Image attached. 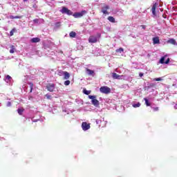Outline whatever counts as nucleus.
<instances>
[{"mask_svg": "<svg viewBox=\"0 0 177 177\" xmlns=\"http://www.w3.org/2000/svg\"><path fill=\"white\" fill-rule=\"evenodd\" d=\"M100 91L101 92V93L109 95V93H111V88H110V87H108L107 86H102L100 88Z\"/></svg>", "mask_w": 177, "mask_h": 177, "instance_id": "f257e3e1", "label": "nucleus"}, {"mask_svg": "<svg viewBox=\"0 0 177 177\" xmlns=\"http://www.w3.org/2000/svg\"><path fill=\"white\" fill-rule=\"evenodd\" d=\"M85 14H86V11L82 10L80 12H75L73 14V17H75V19H78L80 17H82V16H84Z\"/></svg>", "mask_w": 177, "mask_h": 177, "instance_id": "f03ea898", "label": "nucleus"}, {"mask_svg": "<svg viewBox=\"0 0 177 177\" xmlns=\"http://www.w3.org/2000/svg\"><path fill=\"white\" fill-rule=\"evenodd\" d=\"M61 12H62V13H65L66 15H68V16L73 15L72 11L68 10V8H67L66 7H62Z\"/></svg>", "mask_w": 177, "mask_h": 177, "instance_id": "7ed1b4c3", "label": "nucleus"}, {"mask_svg": "<svg viewBox=\"0 0 177 177\" xmlns=\"http://www.w3.org/2000/svg\"><path fill=\"white\" fill-rule=\"evenodd\" d=\"M82 128L83 131H88L91 129V124H88L86 122H83L82 123Z\"/></svg>", "mask_w": 177, "mask_h": 177, "instance_id": "20e7f679", "label": "nucleus"}, {"mask_svg": "<svg viewBox=\"0 0 177 177\" xmlns=\"http://www.w3.org/2000/svg\"><path fill=\"white\" fill-rule=\"evenodd\" d=\"M88 42L90 44H96L97 42V37L91 35L88 38Z\"/></svg>", "mask_w": 177, "mask_h": 177, "instance_id": "39448f33", "label": "nucleus"}, {"mask_svg": "<svg viewBox=\"0 0 177 177\" xmlns=\"http://www.w3.org/2000/svg\"><path fill=\"white\" fill-rule=\"evenodd\" d=\"M46 87L48 92H53L55 91V84H48Z\"/></svg>", "mask_w": 177, "mask_h": 177, "instance_id": "423d86ee", "label": "nucleus"}, {"mask_svg": "<svg viewBox=\"0 0 177 177\" xmlns=\"http://www.w3.org/2000/svg\"><path fill=\"white\" fill-rule=\"evenodd\" d=\"M109 9H110V6H107V5H104L101 10V12H103L104 15H109Z\"/></svg>", "mask_w": 177, "mask_h": 177, "instance_id": "0eeeda50", "label": "nucleus"}, {"mask_svg": "<svg viewBox=\"0 0 177 177\" xmlns=\"http://www.w3.org/2000/svg\"><path fill=\"white\" fill-rule=\"evenodd\" d=\"M86 71L88 75H92V77H95V71H94L86 68Z\"/></svg>", "mask_w": 177, "mask_h": 177, "instance_id": "6e6552de", "label": "nucleus"}, {"mask_svg": "<svg viewBox=\"0 0 177 177\" xmlns=\"http://www.w3.org/2000/svg\"><path fill=\"white\" fill-rule=\"evenodd\" d=\"M30 42H32V44H37V42H41V39L39 37H33L30 39Z\"/></svg>", "mask_w": 177, "mask_h": 177, "instance_id": "1a4fd4ad", "label": "nucleus"}, {"mask_svg": "<svg viewBox=\"0 0 177 177\" xmlns=\"http://www.w3.org/2000/svg\"><path fill=\"white\" fill-rule=\"evenodd\" d=\"M152 41H153V45H156L157 44H160V37H153L152 39Z\"/></svg>", "mask_w": 177, "mask_h": 177, "instance_id": "9d476101", "label": "nucleus"}, {"mask_svg": "<svg viewBox=\"0 0 177 177\" xmlns=\"http://www.w3.org/2000/svg\"><path fill=\"white\" fill-rule=\"evenodd\" d=\"M157 8V3H154L152 6L151 11L153 16H156V9Z\"/></svg>", "mask_w": 177, "mask_h": 177, "instance_id": "9b49d317", "label": "nucleus"}, {"mask_svg": "<svg viewBox=\"0 0 177 177\" xmlns=\"http://www.w3.org/2000/svg\"><path fill=\"white\" fill-rule=\"evenodd\" d=\"M111 75L113 80H120V75L116 73H112Z\"/></svg>", "mask_w": 177, "mask_h": 177, "instance_id": "f8f14e48", "label": "nucleus"}, {"mask_svg": "<svg viewBox=\"0 0 177 177\" xmlns=\"http://www.w3.org/2000/svg\"><path fill=\"white\" fill-rule=\"evenodd\" d=\"M167 44H171V45H176V40H175V39H170L167 40Z\"/></svg>", "mask_w": 177, "mask_h": 177, "instance_id": "ddd939ff", "label": "nucleus"}, {"mask_svg": "<svg viewBox=\"0 0 177 177\" xmlns=\"http://www.w3.org/2000/svg\"><path fill=\"white\" fill-rule=\"evenodd\" d=\"M91 102L93 106H95V107H97V106H99V100H96V98L91 100Z\"/></svg>", "mask_w": 177, "mask_h": 177, "instance_id": "4468645a", "label": "nucleus"}, {"mask_svg": "<svg viewBox=\"0 0 177 177\" xmlns=\"http://www.w3.org/2000/svg\"><path fill=\"white\" fill-rule=\"evenodd\" d=\"M70 78V73L68 72L65 71L64 73V80H68Z\"/></svg>", "mask_w": 177, "mask_h": 177, "instance_id": "2eb2a0df", "label": "nucleus"}, {"mask_svg": "<svg viewBox=\"0 0 177 177\" xmlns=\"http://www.w3.org/2000/svg\"><path fill=\"white\" fill-rule=\"evenodd\" d=\"M69 37L71 38H75V37H77V33L74 31H71L70 33H69Z\"/></svg>", "mask_w": 177, "mask_h": 177, "instance_id": "dca6fc26", "label": "nucleus"}, {"mask_svg": "<svg viewBox=\"0 0 177 177\" xmlns=\"http://www.w3.org/2000/svg\"><path fill=\"white\" fill-rule=\"evenodd\" d=\"M107 19L111 23H115V19L114 18V17L109 16Z\"/></svg>", "mask_w": 177, "mask_h": 177, "instance_id": "f3484780", "label": "nucleus"}, {"mask_svg": "<svg viewBox=\"0 0 177 177\" xmlns=\"http://www.w3.org/2000/svg\"><path fill=\"white\" fill-rule=\"evenodd\" d=\"M15 50H16V48L15 47V46L13 45L10 46V53H15Z\"/></svg>", "mask_w": 177, "mask_h": 177, "instance_id": "a211bd4d", "label": "nucleus"}, {"mask_svg": "<svg viewBox=\"0 0 177 177\" xmlns=\"http://www.w3.org/2000/svg\"><path fill=\"white\" fill-rule=\"evenodd\" d=\"M165 57L166 56L162 57L160 59V64H165Z\"/></svg>", "mask_w": 177, "mask_h": 177, "instance_id": "6ab92c4d", "label": "nucleus"}, {"mask_svg": "<svg viewBox=\"0 0 177 177\" xmlns=\"http://www.w3.org/2000/svg\"><path fill=\"white\" fill-rule=\"evenodd\" d=\"M18 111V114H19V115H22L23 113H24V109L23 108H20L17 109Z\"/></svg>", "mask_w": 177, "mask_h": 177, "instance_id": "aec40b11", "label": "nucleus"}, {"mask_svg": "<svg viewBox=\"0 0 177 177\" xmlns=\"http://www.w3.org/2000/svg\"><path fill=\"white\" fill-rule=\"evenodd\" d=\"M23 17L22 16H13L10 15V19H21Z\"/></svg>", "mask_w": 177, "mask_h": 177, "instance_id": "412c9836", "label": "nucleus"}, {"mask_svg": "<svg viewBox=\"0 0 177 177\" xmlns=\"http://www.w3.org/2000/svg\"><path fill=\"white\" fill-rule=\"evenodd\" d=\"M28 85H30V93H31L32 92V89L34 88V83L30 82V83H28Z\"/></svg>", "mask_w": 177, "mask_h": 177, "instance_id": "4be33fe9", "label": "nucleus"}, {"mask_svg": "<svg viewBox=\"0 0 177 177\" xmlns=\"http://www.w3.org/2000/svg\"><path fill=\"white\" fill-rule=\"evenodd\" d=\"M144 100L145 102V104L147 106H151V104L149 103V100L147 98H144Z\"/></svg>", "mask_w": 177, "mask_h": 177, "instance_id": "5701e85b", "label": "nucleus"}, {"mask_svg": "<svg viewBox=\"0 0 177 177\" xmlns=\"http://www.w3.org/2000/svg\"><path fill=\"white\" fill-rule=\"evenodd\" d=\"M15 32H16V28H12V30L10 32V37H13Z\"/></svg>", "mask_w": 177, "mask_h": 177, "instance_id": "b1692460", "label": "nucleus"}, {"mask_svg": "<svg viewBox=\"0 0 177 177\" xmlns=\"http://www.w3.org/2000/svg\"><path fill=\"white\" fill-rule=\"evenodd\" d=\"M55 28H59L61 27V26H62V22H56V23L55 24Z\"/></svg>", "mask_w": 177, "mask_h": 177, "instance_id": "393cba45", "label": "nucleus"}, {"mask_svg": "<svg viewBox=\"0 0 177 177\" xmlns=\"http://www.w3.org/2000/svg\"><path fill=\"white\" fill-rule=\"evenodd\" d=\"M115 52H116L117 53H122V52H124V48H118V49H116Z\"/></svg>", "mask_w": 177, "mask_h": 177, "instance_id": "a878e982", "label": "nucleus"}, {"mask_svg": "<svg viewBox=\"0 0 177 177\" xmlns=\"http://www.w3.org/2000/svg\"><path fill=\"white\" fill-rule=\"evenodd\" d=\"M83 93H84V95H91V91H87L86 88H84L83 90Z\"/></svg>", "mask_w": 177, "mask_h": 177, "instance_id": "bb28decb", "label": "nucleus"}, {"mask_svg": "<svg viewBox=\"0 0 177 177\" xmlns=\"http://www.w3.org/2000/svg\"><path fill=\"white\" fill-rule=\"evenodd\" d=\"M64 73H66V71H59L58 72V75H59V77H62V75H64Z\"/></svg>", "mask_w": 177, "mask_h": 177, "instance_id": "cd10ccee", "label": "nucleus"}, {"mask_svg": "<svg viewBox=\"0 0 177 177\" xmlns=\"http://www.w3.org/2000/svg\"><path fill=\"white\" fill-rule=\"evenodd\" d=\"M133 107H134L135 109H136L137 107H140V103L138 102L137 104H133Z\"/></svg>", "mask_w": 177, "mask_h": 177, "instance_id": "c85d7f7f", "label": "nucleus"}, {"mask_svg": "<svg viewBox=\"0 0 177 177\" xmlns=\"http://www.w3.org/2000/svg\"><path fill=\"white\" fill-rule=\"evenodd\" d=\"M70 84H71V82L70 80H66L64 82V85H66V86H68Z\"/></svg>", "mask_w": 177, "mask_h": 177, "instance_id": "c756f323", "label": "nucleus"}, {"mask_svg": "<svg viewBox=\"0 0 177 177\" xmlns=\"http://www.w3.org/2000/svg\"><path fill=\"white\" fill-rule=\"evenodd\" d=\"M88 98L91 99V100H94L96 99V96L95 95H88Z\"/></svg>", "mask_w": 177, "mask_h": 177, "instance_id": "7c9ffc66", "label": "nucleus"}, {"mask_svg": "<svg viewBox=\"0 0 177 177\" xmlns=\"http://www.w3.org/2000/svg\"><path fill=\"white\" fill-rule=\"evenodd\" d=\"M46 97L48 100H50V99H52V95H49V94H46L45 95Z\"/></svg>", "mask_w": 177, "mask_h": 177, "instance_id": "2f4dec72", "label": "nucleus"}, {"mask_svg": "<svg viewBox=\"0 0 177 177\" xmlns=\"http://www.w3.org/2000/svg\"><path fill=\"white\" fill-rule=\"evenodd\" d=\"M33 22L35 23L36 24H38V23H39V19H35L33 20Z\"/></svg>", "mask_w": 177, "mask_h": 177, "instance_id": "473e14b6", "label": "nucleus"}, {"mask_svg": "<svg viewBox=\"0 0 177 177\" xmlns=\"http://www.w3.org/2000/svg\"><path fill=\"white\" fill-rule=\"evenodd\" d=\"M153 81H162V79H161V77H158V78L153 79Z\"/></svg>", "mask_w": 177, "mask_h": 177, "instance_id": "72a5a7b5", "label": "nucleus"}, {"mask_svg": "<svg viewBox=\"0 0 177 177\" xmlns=\"http://www.w3.org/2000/svg\"><path fill=\"white\" fill-rule=\"evenodd\" d=\"M6 80H12V77H10V75H8L6 77Z\"/></svg>", "mask_w": 177, "mask_h": 177, "instance_id": "f704fd0d", "label": "nucleus"}, {"mask_svg": "<svg viewBox=\"0 0 177 177\" xmlns=\"http://www.w3.org/2000/svg\"><path fill=\"white\" fill-rule=\"evenodd\" d=\"M7 106H8V107H10V106H12V103L10 102H8Z\"/></svg>", "mask_w": 177, "mask_h": 177, "instance_id": "c9c22d12", "label": "nucleus"}, {"mask_svg": "<svg viewBox=\"0 0 177 177\" xmlns=\"http://www.w3.org/2000/svg\"><path fill=\"white\" fill-rule=\"evenodd\" d=\"M169 58H168L165 62V64H168V63H169Z\"/></svg>", "mask_w": 177, "mask_h": 177, "instance_id": "e433bc0d", "label": "nucleus"}, {"mask_svg": "<svg viewBox=\"0 0 177 177\" xmlns=\"http://www.w3.org/2000/svg\"><path fill=\"white\" fill-rule=\"evenodd\" d=\"M153 109V111H158L159 108L158 107H154Z\"/></svg>", "mask_w": 177, "mask_h": 177, "instance_id": "4c0bfd02", "label": "nucleus"}, {"mask_svg": "<svg viewBox=\"0 0 177 177\" xmlns=\"http://www.w3.org/2000/svg\"><path fill=\"white\" fill-rule=\"evenodd\" d=\"M141 27H142V28H143V30H146V26L142 25Z\"/></svg>", "mask_w": 177, "mask_h": 177, "instance_id": "58836bf2", "label": "nucleus"}, {"mask_svg": "<svg viewBox=\"0 0 177 177\" xmlns=\"http://www.w3.org/2000/svg\"><path fill=\"white\" fill-rule=\"evenodd\" d=\"M143 75H144L143 73H139V76H140V77H143Z\"/></svg>", "mask_w": 177, "mask_h": 177, "instance_id": "ea45409f", "label": "nucleus"}, {"mask_svg": "<svg viewBox=\"0 0 177 177\" xmlns=\"http://www.w3.org/2000/svg\"><path fill=\"white\" fill-rule=\"evenodd\" d=\"M101 36H102V34H100V33L97 34V37H100Z\"/></svg>", "mask_w": 177, "mask_h": 177, "instance_id": "a19ab883", "label": "nucleus"}, {"mask_svg": "<svg viewBox=\"0 0 177 177\" xmlns=\"http://www.w3.org/2000/svg\"><path fill=\"white\" fill-rule=\"evenodd\" d=\"M24 1V2H27V1H28V0H23Z\"/></svg>", "mask_w": 177, "mask_h": 177, "instance_id": "79ce46f5", "label": "nucleus"}]
</instances>
